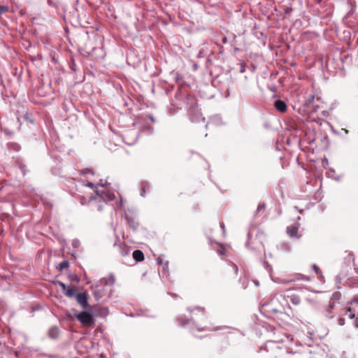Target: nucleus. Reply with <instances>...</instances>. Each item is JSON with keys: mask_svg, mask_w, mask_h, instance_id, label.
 Listing matches in <instances>:
<instances>
[{"mask_svg": "<svg viewBox=\"0 0 358 358\" xmlns=\"http://www.w3.org/2000/svg\"><path fill=\"white\" fill-rule=\"evenodd\" d=\"M150 189V184L148 182L143 181L141 184V192L140 194L141 196H145V191Z\"/></svg>", "mask_w": 358, "mask_h": 358, "instance_id": "nucleus-17", "label": "nucleus"}, {"mask_svg": "<svg viewBox=\"0 0 358 358\" xmlns=\"http://www.w3.org/2000/svg\"><path fill=\"white\" fill-rule=\"evenodd\" d=\"M338 324L340 326H343L345 324V320L342 317L338 318Z\"/></svg>", "mask_w": 358, "mask_h": 358, "instance_id": "nucleus-36", "label": "nucleus"}, {"mask_svg": "<svg viewBox=\"0 0 358 358\" xmlns=\"http://www.w3.org/2000/svg\"><path fill=\"white\" fill-rule=\"evenodd\" d=\"M8 11L7 6L0 5V16Z\"/></svg>", "mask_w": 358, "mask_h": 358, "instance_id": "nucleus-29", "label": "nucleus"}, {"mask_svg": "<svg viewBox=\"0 0 358 358\" xmlns=\"http://www.w3.org/2000/svg\"><path fill=\"white\" fill-rule=\"evenodd\" d=\"M230 265H231V268H232V270H233L234 273L236 275H237L238 271V266H237L235 264H234V263H232V262H231V263H230Z\"/></svg>", "mask_w": 358, "mask_h": 358, "instance_id": "nucleus-30", "label": "nucleus"}, {"mask_svg": "<svg viewBox=\"0 0 358 358\" xmlns=\"http://www.w3.org/2000/svg\"><path fill=\"white\" fill-rule=\"evenodd\" d=\"M225 253V251L224 250H218V254L220 255H223Z\"/></svg>", "mask_w": 358, "mask_h": 358, "instance_id": "nucleus-42", "label": "nucleus"}, {"mask_svg": "<svg viewBox=\"0 0 358 358\" xmlns=\"http://www.w3.org/2000/svg\"><path fill=\"white\" fill-rule=\"evenodd\" d=\"M29 121L30 123L34 124V121L32 119H29Z\"/></svg>", "mask_w": 358, "mask_h": 358, "instance_id": "nucleus-53", "label": "nucleus"}, {"mask_svg": "<svg viewBox=\"0 0 358 358\" xmlns=\"http://www.w3.org/2000/svg\"><path fill=\"white\" fill-rule=\"evenodd\" d=\"M299 226V224H294L287 227V233L290 238L298 240L301 238V235L298 234Z\"/></svg>", "mask_w": 358, "mask_h": 358, "instance_id": "nucleus-8", "label": "nucleus"}, {"mask_svg": "<svg viewBox=\"0 0 358 358\" xmlns=\"http://www.w3.org/2000/svg\"><path fill=\"white\" fill-rule=\"evenodd\" d=\"M73 280H76L77 282H79V279L78 278L77 276H76L75 278H73Z\"/></svg>", "mask_w": 358, "mask_h": 358, "instance_id": "nucleus-56", "label": "nucleus"}, {"mask_svg": "<svg viewBox=\"0 0 358 358\" xmlns=\"http://www.w3.org/2000/svg\"><path fill=\"white\" fill-rule=\"evenodd\" d=\"M98 185H99L101 187H103V186L106 185V183H102V182L101 180L100 182L98 183Z\"/></svg>", "mask_w": 358, "mask_h": 358, "instance_id": "nucleus-44", "label": "nucleus"}, {"mask_svg": "<svg viewBox=\"0 0 358 358\" xmlns=\"http://www.w3.org/2000/svg\"><path fill=\"white\" fill-rule=\"evenodd\" d=\"M85 185L91 188H94L95 187L94 184L92 182H87Z\"/></svg>", "mask_w": 358, "mask_h": 358, "instance_id": "nucleus-38", "label": "nucleus"}, {"mask_svg": "<svg viewBox=\"0 0 358 358\" xmlns=\"http://www.w3.org/2000/svg\"><path fill=\"white\" fill-rule=\"evenodd\" d=\"M132 257L138 262H142L144 260V254L140 250H135L132 253Z\"/></svg>", "mask_w": 358, "mask_h": 358, "instance_id": "nucleus-13", "label": "nucleus"}, {"mask_svg": "<svg viewBox=\"0 0 358 358\" xmlns=\"http://www.w3.org/2000/svg\"><path fill=\"white\" fill-rule=\"evenodd\" d=\"M97 209H98V210H99V211H101V210H103V206H102V205L99 204V205L98 206V208H97Z\"/></svg>", "mask_w": 358, "mask_h": 358, "instance_id": "nucleus-45", "label": "nucleus"}, {"mask_svg": "<svg viewBox=\"0 0 358 358\" xmlns=\"http://www.w3.org/2000/svg\"><path fill=\"white\" fill-rule=\"evenodd\" d=\"M187 108L189 120L192 122H199L200 120H205L202 117V114L198 108L196 101L194 98L192 96L187 97Z\"/></svg>", "mask_w": 358, "mask_h": 358, "instance_id": "nucleus-3", "label": "nucleus"}, {"mask_svg": "<svg viewBox=\"0 0 358 358\" xmlns=\"http://www.w3.org/2000/svg\"><path fill=\"white\" fill-rule=\"evenodd\" d=\"M334 308V303H330L325 309V316L329 319H332L334 317V315L331 314V310Z\"/></svg>", "mask_w": 358, "mask_h": 358, "instance_id": "nucleus-16", "label": "nucleus"}, {"mask_svg": "<svg viewBox=\"0 0 358 358\" xmlns=\"http://www.w3.org/2000/svg\"><path fill=\"white\" fill-rule=\"evenodd\" d=\"M142 130L145 131L148 134H152L154 131V127L151 125H144Z\"/></svg>", "mask_w": 358, "mask_h": 358, "instance_id": "nucleus-26", "label": "nucleus"}, {"mask_svg": "<svg viewBox=\"0 0 358 358\" xmlns=\"http://www.w3.org/2000/svg\"><path fill=\"white\" fill-rule=\"evenodd\" d=\"M71 245L73 248H78L80 246V241L78 238H74Z\"/></svg>", "mask_w": 358, "mask_h": 358, "instance_id": "nucleus-28", "label": "nucleus"}, {"mask_svg": "<svg viewBox=\"0 0 358 358\" xmlns=\"http://www.w3.org/2000/svg\"><path fill=\"white\" fill-rule=\"evenodd\" d=\"M117 208H122V200L118 203H117Z\"/></svg>", "mask_w": 358, "mask_h": 358, "instance_id": "nucleus-40", "label": "nucleus"}, {"mask_svg": "<svg viewBox=\"0 0 358 358\" xmlns=\"http://www.w3.org/2000/svg\"><path fill=\"white\" fill-rule=\"evenodd\" d=\"M255 232V229H251L248 233V241L245 243V246L252 251L260 250L263 248L262 242L257 240V238H253V234Z\"/></svg>", "mask_w": 358, "mask_h": 358, "instance_id": "nucleus-5", "label": "nucleus"}, {"mask_svg": "<svg viewBox=\"0 0 358 358\" xmlns=\"http://www.w3.org/2000/svg\"><path fill=\"white\" fill-rule=\"evenodd\" d=\"M187 310L189 313H192L194 310H197L200 313L197 315L196 314L192 317L190 319L186 318L185 316H180L178 317V321L180 326L182 327H187L190 329H196L198 331L201 332L206 330L205 327H200L196 323V320H205L206 319V316L204 313V308L200 306H195L194 308L188 307Z\"/></svg>", "mask_w": 358, "mask_h": 358, "instance_id": "nucleus-1", "label": "nucleus"}, {"mask_svg": "<svg viewBox=\"0 0 358 358\" xmlns=\"http://www.w3.org/2000/svg\"><path fill=\"white\" fill-rule=\"evenodd\" d=\"M19 168L21 169L22 174L24 176L27 171L26 166L24 164H20Z\"/></svg>", "mask_w": 358, "mask_h": 358, "instance_id": "nucleus-32", "label": "nucleus"}, {"mask_svg": "<svg viewBox=\"0 0 358 358\" xmlns=\"http://www.w3.org/2000/svg\"><path fill=\"white\" fill-rule=\"evenodd\" d=\"M64 294L70 298H73L76 296V290L71 286H68V288L64 292Z\"/></svg>", "mask_w": 358, "mask_h": 358, "instance_id": "nucleus-18", "label": "nucleus"}, {"mask_svg": "<svg viewBox=\"0 0 358 358\" xmlns=\"http://www.w3.org/2000/svg\"><path fill=\"white\" fill-rule=\"evenodd\" d=\"M349 15H350V13H348L345 15V17H346V18H347V17H349Z\"/></svg>", "mask_w": 358, "mask_h": 358, "instance_id": "nucleus-59", "label": "nucleus"}, {"mask_svg": "<svg viewBox=\"0 0 358 358\" xmlns=\"http://www.w3.org/2000/svg\"><path fill=\"white\" fill-rule=\"evenodd\" d=\"M115 282V278L113 273L108 277L103 278L91 286L93 296L96 301H99L106 294V287H112Z\"/></svg>", "mask_w": 358, "mask_h": 358, "instance_id": "nucleus-2", "label": "nucleus"}, {"mask_svg": "<svg viewBox=\"0 0 358 358\" xmlns=\"http://www.w3.org/2000/svg\"><path fill=\"white\" fill-rule=\"evenodd\" d=\"M147 117L152 123L156 122V119L154 117V116L151 113H148Z\"/></svg>", "mask_w": 358, "mask_h": 358, "instance_id": "nucleus-33", "label": "nucleus"}, {"mask_svg": "<svg viewBox=\"0 0 358 358\" xmlns=\"http://www.w3.org/2000/svg\"><path fill=\"white\" fill-rule=\"evenodd\" d=\"M8 148L10 150H15L16 152H18L21 150V146L17 143H9Z\"/></svg>", "mask_w": 358, "mask_h": 358, "instance_id": "nucleus-21", "label": "nucleus"}, {"mask_svg": "<svg viewBox=\"0 0 358 358\" xmlns=\"http://www.w3.org/2000/svg\"><path fill=\"white\" fill-rule=\"evenodd\" d=\"M303 287H293L292 289H302V288H303Z\"/></svg>", "mask_w": 358, "mask_h": 358, "instance_id": "nucleus-46", "label": "nucleus"}, {"mask_svg": "<svg viewBox=\"0 0 358 358\" xmlns=\"http://www.w3.org/2000/svg\"><path fill=\"white\" fill-rule=\"evenodd\" d=\"M292 10V8H287L285 10L286 13H289Z\"/></svg>", "mask_w": 358, "mask_h": 358, "instance_id": "nucleus-48", "label": "nucleus"}, {"mask_svg": "<svg viewBox=\"0 0 358 358\" xmlns=\"http://www.w3.org/2000/svg\"><path fill=\"white\" fill-rule=\"evenodd\" d=\"M222 42L223 43H226L227 42V38L226 37H224L223 39H222Z\"/></svg>", "mask_w": 358, "mask_h": 358, "instance_id": "nucleus-52", "label": "nucleus"}, {"mask_svg": "<svg viewBox=\"0 0 358 358\" xmlns=\"http://www.w3.org/2000/svg\"><path fill=\"white\" fill-rule=\"evenodd\" d=\"M77 302L85 309L88 307V296L85 292H78L76 296Z\"/></svg>", "mask_w": 358, "mask_h": 358, "instance_id": "nucleus-9", "label": "nucleus"}, {"mask_svg": "<svg viewBox=\"0 0 358 358\" xmlns=\"http://www.w3.org/2000/svg\"><path fill=\"white\" fill-rule=\"evenodd\" d=\"M343 315L350 319H355L353 325L358 329V296L348 303Z\"/></svg>", "mask_w": 358, "mask_h": 358, "instance_id": "nucleus-4", "label": "nucleus"}, {"mask_svg": "<svg viewBox=\"0 0 358 358\" xmlns=\"http://www.w3.org/2000/svg\"><path fill=\"white\" fill-rule=\"evenodd\" d=\"M220 226H221V228L222 229V230H223V231H224V224H223V223H222V224H220Z\"/></svg>", "mask_w": 358, "mask_h": 358, "instance_id": "nucleus-50", "label": "nucleus"}, {"mask_svg": "<svg viewBox=\"0 0 358 358\" xmlns=\"http://www.w3.org/2000/svg\"><path fill=\"white\" fill-rule=\"evenodd\" d=\"M332 131H333L334 134H338V132H337L336 130L332 129Z\"/></svg>", "mask_w": 358, "mask_h": 358, "instance_id": "nucleus-58", "label": "nucleus"}, {"mask_svg": "<svg viewBox=\"0 0 358 358\" xmlns=\"http://www.w3.org/2000/svg\"><path fill=\"white\" fill-rule=\"evenodd\" d=\"M245 71V67L243 64H241V65L240 72H241V73H244Z\"/></svg>", "mask_w": 358, "mask_h": 358, "instance_id": "nucleus-39", "label": "nucleus"}, {"mask_svg": "<svg viewBox=\"0 0 358 358\" xmlns=\"http://www.w3.org/2000/svg\"><path fill=\"white\" fill-rule=\"evenodd\" d=\"M96 195L95 196H91L90 200H96L99 202L103 201V202H108L112 201L115 198V194L113 192H110V191H102L99 192L98 190L95 191Z\"/></svg>", "mask_w": 358, "mask_h": 358, "instance_id": "nucleus-6", "label": "nucleus"}, {"mask_svg": "<svg viewBox=\"0 0 358 358\" xmlns=\"http://www.w3.org/2000/svg\"><path fill=\"white\" fill-rule=\"evenodd\" d=\"M164 255H162L160 257H158L156 259L157 261V263L158 264H160L162 266V269H163V271L164 272H169V262L168 261H164V259H162V257Z\"/></svg>", "mask_w": 358, "mask_h": 358, "instance_id": "nucleus-14", "label": "nucleus"}, {"mask_svg": "<svg viewBox=\"0 0 358 358\" xmlns=\"http://www.w3.org/2000/svg\"><path fill=\"white\" fill-rule=\"evenodd\" d=\"M338 294H338V293H335V294H334V296H337V295H338Z\"/></svg>", "mask_w": 358, "mask_h": 358, "instance_id": "nucleus-60", "label": "nucleus"}, {"mask_svg": "<svg viewBox=\"0 0 358 358\" xmlns=\"http://www.w3.org/2000/svg\"><path fill=\"white\" fill-rule=\"evenodd\" d=\"M73 280H76L77 282H79V279L78 278L77 276H76L75 278H73Z\"/></svg>", "mask_w": 358, "mask_h": 358, "instance_id": "nucleus-57", "label": "nucleus"}, {"mask_svg": "<svg viewBox=\"0 0 358 358\" xmlns=\"http://www.w3.org/2000/svg\"><path fill=\"white\" fill-rule=\"evenodd\" d=\"M264 266L268 272H271L272 267L268 262H264Z\"/></svg>", "mask_w": 358, "mask_h": 358, "instance_id": "nucleus-31", "label": "nucleus"}, {"mask_svg": "<svg viewBox=\"0 0 358 358\" xmlns=\"http://www.w3.org/2000/svg\"><path fill=\"white\" fill-rule=\"evenodd\" d=\"M254 283L255 284L256 286H259V282L258 280H255Z\"/></svg>", "mask_w": 358, "mask_h": 358, "instance_id": "nucleus-47", "label": "nucleus"}, {"mask_svg": "<svg viewBox=\"0 0 358 358\" xmlns=\"http://www.w3.org/2000/svg\"><path fill=\"white\" fill-rule=\"evenodd\" d=\"M348 59H349L348 55H346L343 58H342L341 60L343 62H344L345 61H347Z\"/></svg>", "mask_w": 358, "mask_h": 358, "instance_id": "nucleus-43", "label": "nucleus"}, {"mask_svg": "<svg viewBox=\"0 0 358 358\" xmlns=\"http://www.w3.org/2000/svg\"><path fill=\"white\" fill-rule=\"evenodd\" d=\"M96 316H101L103 317H106L108 315V309L107 308H99L96 310Z\"/></svg>", "mask_w": 358, "mask_h": 358, "instance_id": "nucleus-15", "label": "nucleus"}, {"mask_svg": "<svg viewBox=\"0 0 358 358\" xmlns=\"http://www.w3.org/2000/svg\"><path fill=\"white\" fill-rule=\"evenodd\" d=\"M264 208H265L264 203H261V204H259L256 211H257V213H258L259 211H261V210H264Z\"/></svg>", "mask_w": 358, "mask_h": 358, "instance_id": "nucleus-35", "label": "nucleus"}, {"mask_svg": "<svg viewBox=\"0 0 358 358\" xmlns=\"http://www.w3.org/2000/svg\"><path fill=\"white\" fill-rule=\"evenodd\" d=\"M80 174L83 176H87L88 174L94 175V172L92 169L87 168V169H84L81 170Z\"/></svg>", "mask_w": 358, "mask_h": 358, "instance_id": "nucleus-27", "label": "nucleus"}, {"mask_svg": "<svg viewBox=\"0 0 358 358\" xmlns=\"http://www.w3.org/2000/svg\"><path fill=\"white\" fill-rule=\"evenodd\" d=\"M342 130L347 134L348 133V131L345 129H342Z\"/></svg>", "mask_w": 358, "mask_h": 358, "instance_id": "nucleus-54", "label": "nucleus"}, {"mask_svg": "<svg viewBox=\"0 0 358 358\" xmlns=\"http://www.w3.org/2000/svg\"><path fill=\"white\" fill-rule=\"evenodd\" d=\"M124 217L127 220L129 227L134 230L136 231L138 227V222L136 220L135 217L128 215L124 210Z\"/></svg>", "mask_w": 358, "mask_h": 358, "instance_id": "nucleus-11", "label": "nucleus"}, {"mask_svg": "<svg viewBox=\"0 0 358 358\" xmlns=\"http://www.w3.org/2000/svg\"><path fill=\"white\" fill-rule=\"evenodd\" d=\"M222 329L221 327H216V328H215L213 330H214V331H218V330H220V329Z\"/></svg>", "mask_w": 358, "mask_h": 358, "instance_id": "nucleus-51", "label": "nucleus"}, {"mask_svg": "<svg viewBox=\"0 0 358 358\" xmlns=\"http://www.w3.org/2000/svg\"><path fill=\"white\" fill-rule=\"evenodd\" d=\"M69 266V263L67 260L62 261L58 266V269L60 271H62L64 268H67Z\"/></svg>", "mask_w": 358, "mask_h": 358, "instance_id": "nucleus-24", "label": "nucleus"}, {"mask_svg": "<svg viewBox=\"0 0 358 358\" xmlns=\"http://www.w3.org/2000/svg\"><path fill=\"white\" fill-rule=\"evenodd\" d=\"M220 122H221V118L218 115H217V116L213 117L211 119L210 122L206 124V127L208 128V126L211 123H215V124H219Z\"/></svg>", "mask_w": 358, "mask_h": 358, "instance_id": "nucleus-22", "label": "nucleus"}, {"mask_svg": "<svg viewBox=\"0 0 358 358\" xmlns=\"http://www.w3.org/2000/svg\"><path fill=\"white\" fill-rule=\"evenodd\" d=\"M74 316L84 326L90 327L94 322V316L87 311H82L80 313H75Z\"/></svg>", "mask_w": 358, "mask_h": 358, "instance_id": "nucleus-7", "label": "nucleus"}, {"mask_svg": "<svg viewBox=\"0 0 358 358\" xmlns=\"http://www.w3.org/2000/svg\"><path fill=\"white\" fill-rule=\"evenodd\" d=\"M271 312H273L274 313H277L278 311L276 309L273 308L271 310Z\"/></svg>", "mask_w": 358, "mask_h": 358, "instance_id": "nucleus-49", "label": "nucleus"}, {"mask_svg": "<svg viewBox=\"0 0 358 358\" xmlns=\"http://www.w3.org/2000/svg\"><path fill=\"white\" fill-rule=\"evenodd\" d=\"M290 302L294 305H299L301 303V299L299 296L292 294L287 296Z\"/></svg>", "mask_w": 358, "mask_h": 358, "instance_id": "nucleus-20", "label": "nucleus"}, {"mask_svg": "<svg viewBox=\"0 0 358 358\" xmlns=\"http://www.w3.org/2000/svg\"><path fill=\"white\" fill-rule=\"evenodd\" d=\"M119 252L122 257H126L129 254L130 249L126 245H120Z\"/></svg>", "mask_w": 358, "mask_h": 358, "instance_id": "nucleus-19", "label": "nucleus"}, {"mask_svg": "<svg viewBox=\"0 0 358 358\" xmlns=\"http://www.w3.org/2000/svg\"><path fill=\"white\" fill-rule=\"evenodd\" d=\"M299 280H305V281H310V278L308 276H303L301 274H298L296 278L289 280V282H292V281Z\"/></svg>", "mask_w": 358, "mask_h": 358, "instance_id": "nucleus-23", "label": "nucleus"}, {"mask_svg": "<svg viewBox=\"0 0 358 358\" xmlns=\"http://www.w3.org/2000/svg\"><path fill=\"white\" fill-rule=\"evenodd\" d=\"M61 331L57 326H52L48 331V336L50 339L56 340L59 338Z\"/></svg>", "mask_w": 358, "mask_h": 358, "instance_id": "nucleus-10", "label": "nucleus"}, {"mask_svg": "<svg viewBox=\"0 0 358 358\" xmlns=\"http://www.w3.org/2000/svg\"><path fill=\"white\" fill-rule=\"evenodd\" d=\"M201 3H206L207 2H210V0H197Z\"/></svg>", "mask_w": 358, "mask_h": 358, "instance_id": "nucleus-41", "label": "nucleus"}, {"mask_svg": "<svg viewBox=\"0 0 358 358\" xmlns=\"http://www.w3.org/2000/svg\"><path fill=\"white\" fill-rule=\"evenodd\" d=\"M127 210H128L129 212L132 213H134V211H135L134 209H131V210H130V209H128Z\"/></svg>", "mask_w": 358, "mask_h": 358, "instance_id": "nucleus-55", "label": "nucleus"}, {"mask_svg": "<svg viewBox=\"0 0 358 358\" xmlns=\"http://www.w3.org/2000/svg\"><path fill=\"white\" fill-rule=\"evenodd\" d=\"M58 283L59 286L62 287L63 292H64L68 288V286H66L65 283L62 282H59Z\"/></svg>", "mask_w": 358, "mask_h": 358, "instance_id": "nucleus-34", "label": "nucleus"}, {"mask_svg": "<svg viewBox=\"0 0 358 358\" xmlns=\"http://www.w3.org/2000/svg\"><path fill=\"white\" fill-rule=\"evenodd\" d=\"M239 284L241 285V287L243 288V289H246L247 287H248V280L245 277H241L239 278Z\"/></svg>", "mask_w": 358, "mask_h": 358, "instance_id": "nucleus-25", "label": "nucleus"}, {"mask_svg": "<svg viewBox=\"0 0 358 358\" xmlns=\"http://www.w3.org/2000/svg\"><path fill=\"white\" fill-rule=\"evenodd\" d=\"M274 107L281 113L285 112L287 108L286 103L281 99H277L274 101Z\"/></svg>", "mask_w": 358, "mask_h": 358, "instance_id": "nucleus-12", "label": "nucleus"}, {"mask_svg": "<svg viewBox=\"0 0 358 358\" xmlns=\"http://www.w3.org/2000/svg\"><path fill=\"white\" fill-rule=\"evenodd\" d=\"M312 267H313V269L315 271V273L317 274H318L320 273V268L317 266H316L315 264H313Z\"/></svg>", "mask_w": 358, "mask_h": 358, "instance_id": "nucleus-37", "label": "nucleus"}]
</instances>
